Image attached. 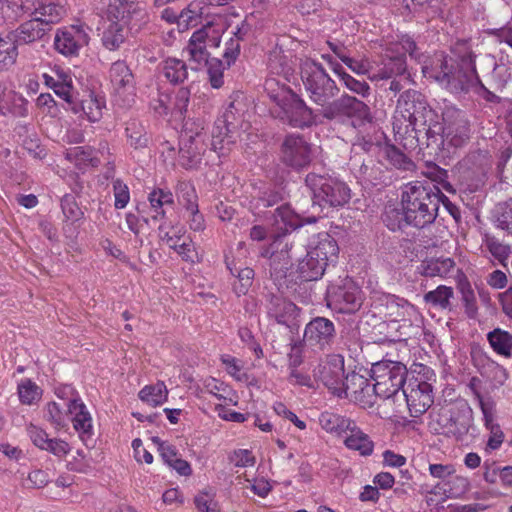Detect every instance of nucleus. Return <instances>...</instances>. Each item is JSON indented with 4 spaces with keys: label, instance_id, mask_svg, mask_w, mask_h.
<instances>
[{
    "label": "nucleus",
    "instance_id": "obj_56",
    "mask_svg": "<svg viewBox=\"0 0 512 512\" xmlns=\"http://www.w3.org/2000/svg\"><path fill=\"white\" fill-rule=\"evenodd\" d=\"M254 279V270L250 267H243L237 274V280L233 284L234 292L238 295H245L251 287Z\"/></svg>",
    "mask_w": 512,
    "mask_h": 512
},
{
    "label": "nucleus",
    "instance_id": "obj_64",
    "mask_svg": "<svg viewBox=\"0 0 512 512\" xmlns=\"http://www.w3.org/2000/svg\"><path fill=\"white\" fill-rule=\"evenodd\" d=\"M53 86V91L55 94L62 98L68 105L67 109L71 110L72 105L77 99L73 85L69 83H53Z\"/></svg>",
    "mask_w": 512,
    "mask_h": 512
},
{
    "label": "nucleus",
    "instance_id": "obj_16",
    "mask_svg": "<svg viewBox=\"0 0 512 512\" xmlns=\"http://www.w3.org/2000/svg\"><path fill=\"white\" fill-rule=\"evenodd\" d=\"M206 133L198 125L196 131L186 130L180 135L179 164L185 169H196L206 150Z\"/></svg>",
    "mask_w": 512,
    "mask_h": 512
},
{
    "label": "nucleus",
    "instance_id": "obj_34",
    "mask_svg": "<svg viewBox=\"0 0 512 512\" xmlns=\"http://www.w3.org/2000/svg\"><path fill=\"white\" fill-rule=\"evenodd\" d=\"M102 103L93 93H89L85 99H76L71 111L75 114L82 113L90 122H96L102 117Z\"/></svg>",
    "mask_w": 512,
    "mask_h": 512
},
{
    "label": "nucleus",
    "instance_id": "obj_63",
    "mask_svg": "<svg viewBox=\"0 0 512 512\" xmlns=\"http://www.w3.org/2000/svg\"><path fill=\"white\" fill-rule=\"evenodd\" d=\"M41 450H45L56 457L62 458L70 452L71 448L69 444L62 439L48 438L46 444Z\"/></svg>",
    "mask_w": 512,
    "mask_h": 512
},
{
    "label": "nucleus",
    "instance_id": "obj_52",
    "mask_svg": "<svg viewBox=\"0 0 512 512\" xmlns=\"http://www.w3.org/2000/svg\"><path fill=\"white\" fill-rule=\"evenodd\" d=\"M386 306L389 316L395 318H405L414 311V306L404 298L395 295H389L386 298Z\"/></svg>",
    "mask_w": 512,
    "mask_h": 512
},
{
    "label": "nucleus",
    "instance_id": "obj_47",
    "mask_svg": "<svg viewBox=\"0 0 512 512\" xmlns=\"http://www.w3.org/2000/svg\"><path fill=\"white\" fill-rule=\"evenodd\" d=\"M497 227L512 235V198L498 203L493 212Z\"/></svg>",
    "mask_w": 512,
    "mask_h": 512
},
{
    "label": "nucleus",
    "instance_id": "obj_62",
    "mask_svg": "<svg viewBox=\"0 0 512 512\" xmlns=\"http://www.w3.org/2000/svg\"><path fill=\"white\" fill-rule=\"evenodd\" d=\"M194 503L199 512H219L217 503L214 501V494L207 491L198 493L194 498Z\"/></svg>",
    "mask_w": 512,
    "mask_h": 512
},
{
    "label": "nucleus",
    "instance_id": "obj_8",
    "mask_svg": "<svg viewBox=\"0 0 512 512\" xmlns=\"http://www.w3.org/2000/svg\"><path fill=\"white\" fill-rule=\"evenodd\" d=\"M438 115L440 131L439 153L445 149V145L459 148L464 146L470 138V123L465 111L455 107L446 106L441 115Z\"/></svg>",
    "mask_w": 512,
    "mask_h": 512
},
{
    "label": "nucleus",
    "instance_id": "obj_12",
    "mask_svg": "<svg viewBox=\"0 0 512 512\" xmlns=\"http://www.w3.org/2000/svg\"><path fill=\"white\" fill-rule=\"evenodd\" d=\"M327 306L339 313H353L362 305L361 289L346 277L331 283L326 290Z\"/></svg>",
    "mask_w": 512,
    "mask_h": 512
},
{
    "label": "nucleus",
    "instance_id": "obj_43",
    "mask_svg": "<svg viewBox=\"0 0 512 512\" xmlns=\"http://www.w3.org/2000/svg\"><path fill=\"white\" fill-rule=\"evenodd\" d=\"M423 175L434 183L433 186H438L440 191L443 189L451 193L456 192L452 184L448 181V171L438 165L434 163L428 164L426 170L423 171ZM429 184L432 186L431 183Z\"/></svg>",
    "mask_w": 512,
    "mask_h": 512
},
{
    "label": "nucleus",
    "instance_id": "obj_27",
    "mask_svg": "<svg viewBox=\"0 0 512 512\" xmlns=\"http://www.w3.org/2000/svg\"><path fill=\"white\" fill-rule=\"evenodd\" d=\"M455 267V261L450 257H431L421 261L417 272L425 277H446Z\"/></svg>",
    "mask_w": 512,
    "mask_h": 512
},
{
    "label": "nucleus",
    "instance_id": "obj_54",
    "mask_svg": "<svg viewBox=\"0 0 512 512\" xmlns=\"http://www.w3.org/2000/svg\"><path fill=\"white\" fill-rule=\"evenodd\" d=\"M61 209L66 221H70L72 223L81 220L84 216V213L78 206L75 197L71 194H65L62 197Z\"/></svg>",
    "mask_w": 512,
    "mask_h": 512
},
{
    "label": "nucleus",
    "instance_id": "obj_53",
    "mask_svg": "<svg viewBox=\"0 0 512 512\" xmlns=\"http://www.w3.org/2000/svg\"><path fill=\"white\" fill-rule=\"evenodd\" d=\"M178 202L186 209V211L198 207L197 194L195 188L189 182H180L176 190Z\"/></svg>",
    "mask_w": 512,
    "mask_h": 512
},
{
    "label": "nucleus",
    "instance_id": "obj_19",
    "mask_svg": "<svg viewBox=\"0 0 512 512\" xmlns=\"http://www.w3.org/2000/svg\"><path fill=\"white\" fill-rule=\"evenodd\" d=\"M343 391L341 397L351 396L362 406L371 407L376 402V394H374V384H370L369 380L363 375L351 372L344 376Z\"/></svg>",
    "mask_w": 512,
    "mask_h": 512
},
{
    "label": "nucleus",
    "instance_id": "obj_33",
    "mask_svg": "<svg viewBox=\"0 0 512 512\" xmlns=\"http://www.w3.org/2000/svg\"><path fill=\"white\" fill-rule=\"evenodd\" d=\"M496 407L492 409L491 403L483 406V420L485 427L490 431L487 441V448L491 450L498 449L504 440V433L499 424L494 422Z\"/></svg>",
    "mask_w": 512,
    "mask_h": 512
},
{
    "label": "nucleus",
    "instance_id": "obj_55",
    "mask_svg": "<svg viewBox=\"0 0 512 512\" xmlns=\"http://www.w3.org/2000/svg\"><path fill=\"white\" fill-rule=\"evenodd\" d=\"M461 293V299L465 307V313L469 318H475L477 314L476 298L469 282H460L458 285Z\"/></svg>",
    "mask_w": 512,
    "mask_h": 512
},
{
    "label": "nucleus",
    "instance_id": "obj_24",
    "mask_svg": "<svg viewBox=\"0 0 512 512\" xmlns=\"http://www.w3.org/2000/svg\"><path fill=\"white\" fill-rule=\"evenodd\" d=\"M355 421L347 416L324 411L319 416V424L323 430L336 437H342L350 431Z\"/></svg>",
    "mask_w": 512,
    "mask_h": 512
},
{
    "label": "nucleus",
    "instance_id": "obj_20",
    "mask_svg": "<svg viewBox=\"0 0 512 512\" xmlns=\"http://www.w3.org/2000/svg\"><path fill=\"white\" fill-rule=\"evenodd\" d=\"M68 413L72 416L74 429L86 447L93 446L92 418L86 405L79 398H73L66 404Z\"/></svg>",
    "mask_w": 512,
    "mask_h": 512
},
{
    "label": "nucleus",
    "instance_id": "obj_6",
    "mask_svg": "<svg viewBox=\"0 0 512 512\" xmlns=\"http://www.w3.org/2000/svg\"><path fill=\"white\" fill-rule=\"evenodd\" d=\"M440 129V126L436 124H428L425 126V129H422L411 123V121H404L397 116L393 122L395 140L398 141L404 149L408 151H414L416 149L422 151L427 149L430 155L439 154L440 137L438 132Z\"/></svg>",
    "mask_w": 512,
    "mask_h": 512
},
{
    "label": "nucleus",
    "instance_id": "obj_38",
    "mask_svg": "<svg viewBox=\"0 0 512 512\" xmlns=\"http://www.w3.org/2000/svg\"><path fill=\"white\" fill-rule=\"evenodd\" d=\"M66 159L79 169L88 165L97 167L100 164V159L94 155V150L91 147H72L66 151Z\"/></svg>",
    "mask_w": 512,
    "mask_h": 512
},
{
    "label": "nucleus",
    "instance_id": "obj_11",
    "mask_svg": "<svg viewBox=\"0 0 512 512\" xmlns=\"http://www.w3.org/2000/svg\"><path fill=\"white\" fill-rule=\"evenodd\" d=\"M473 411L467 404L442 409L438 415L437 424L439 434L453 437L456 441H464L468 435H474Z\"/></svg>",
    "mask_w": 512,
    "mask_h": 512
},
{
    "label": "nucleus",
    "instance_id": "obj_45",
    "mask_svg": "<svg viewBox=\"0 0 512 512\" xmlns=\"http://www.w3.org/2000/svg\"><path fill=\"white\" fill-rule=\"evenodd\" d=\"M274 224L282 223L286 232L295 230L302 226L301 219L295 214L288 205L277 207L273 213Z\"/></svg>",
    "mask_w": 512,
    "mask_h": 512
},
{
    "label": "nucleus",
    "instance_id": "obj_10",
    "mask_svg": "<svg viewBox=\"0 0 512 512\" xmlns=\"http://www.w3.org/2000/svg\"><path fill=\"white\" fill-rule=\"evenodd\" d=\"M295 236L277 234L272 242L262 250L261 256L270 260V275L276 282L286 278L292 267V259L296 256Z\"/></svg>",
    "mask_w": 512,
    "mask_h": 512
},
{
    "label": "nucleus",
    "instance_id": "obj_13",
    "mask_svg": "<svg viewBox=\"0 0 512 512\" xmlns=\"http://www.w3.org/2000/svg\"><path fill=\"white\" fill-rule=\"evenodd\" d=\"M336 337L334 322L326 317L317 316L306 324L303 343L314 350L324 352L333 347Z\"/></svg>",
    "mask_w": 512,
    "mask_h": 512
},
{
    "label": "nucleus",
    "instance_id": "obj_32",
    "mask_svg": "<svg viewBox=\"0 0 512 512\" xmlns=\"http://www.w3.org/2000/svg\"><path fill=\"white\" fill-rule=\"evenodd\" d=\"M452 299H454V289L446 285H439L423 296L427 305L442 311L452 310Z\"/></svg>",
    "mask_w": 512,
    "mask_h": 512
},
{
    "label": "nucleus",
    "instance_id": "obj_4",
    "mask_svg": "<svg viewBox=\"0 0 512 512\" xmlns=\"http://www.w3.org/2000/svg\"><path fill=\"white\" fill-rule=\"evenodd\" d=\"M274 80H267L265 90L271 100H273L282 112L281 119L288 122L294 128H309L313 125L324 123L321 110H313L306 102L291 89L281 90V93H273L270 88Z\"/></svg>",
    "mask_w": 512,
    "mask_h": 512
},
{
    "label": "nucleus",
    "instance_id": "obj_41",
    "mask_svg": "<svg viewBox=\"0 0 512 512\" xmlns=\"http://www.w3.org/2000/svg\"><path fill=\"white\" fill-rule=\"evenodd\" d=\"M138 395L142 401L152 406H158L166 401L168 391L164 382H157L142 388Z\"/></svg>",
    "mask_w": 512,
    "mask_h": 512
},
{
    "label": "nucleus",
    "instance_id": "obj_50",
    "mask_svg": "<svg viewBox=\"0 0 512 512\" xmlns=\"http://www.w3.org/2000/svg\"><path fill=\"white\" fill-rule=\"evenodd\" d=\"M385 156L387 161L397 169L411 171L415 167L411 158L394 145L385 148Z\"/></svg>",
    "mask_w": 512,
    "mask_h": 512
},
{
    "label": "nucleus",
    "instance_id": "obj_46",
    "mask_svg": "<svg viewBox=\"0 0 512 512\" xmlns=\"http://www.w3.org/2000/svg\"><path fill=\"white\" fill-rule=\"evenodd\" d=\"M234 133L226 126L218 125V119H216L212 130L211 145L213 149L215 151L229 149L228 146L235 143Z\"/></svg>",
    "mask_w": 512,
    "mask_h": 512
},
{
    "label": "nucleus",
    "instance_id": "obj_31",
    "mask_svg": "<svg viewBox=\"0 0 512 512\" xmlns=\"http://www.w3.org/2000/svg\"><path fill=\"white\" fill-rule=\"evenodd\" d=\"M309 250L313 255L323 259L327 265L336 261L339 253L337 241L328 233L318 234L316 244Z\"/></svg>",
    "mask_w": 512,
    "mask_h": 512
},
{
    "label": "nucleus",
    "instance_id": "obj_25",
    "mask_svg": "<svg viewBox=\"0 0 512 512\" xmlns=\"http://www.w3.org/2000/svg\"><path fill=\"white\" fill-rule=\"evenodd\" d=\"M48 27L39 22L38 18H31L22 23L17 29L11 31L19 45L30 44L43 39Z\"/></svg>",
    "mask_w": 512,
    "mask_h": 512
},
{
    "label": "nucleus",
    "instance_id": "obj_37",
    "mask_svg": "<svg viewBox=\"0 0 512 512\" xmlns=\"http://www.w3.org/2000/svg\"><path fill=\"white\" fill-rule=\"evenodd\" d=\"M15 40L11 31L0 35V69H8L16 62L19 43Z\"/></svg>",
    "mask_w": 512,
    "mask_h": 512
},
{
    "label": "nucleus",
    "instance_id": "obj_5",
    "mask_svg": "<svg viewBox=\"0 0 512 512\" xmlns=\"http://www.w3.org/2000/svg\"><path fill=\"white\" fill-rule=\"evenodd\" d=\"M305 185L312 194L313 203L319 206L343 207L351 199V189L346 182L329 174L310 172Z\"/></svg>",
    "mask_w": 512,
    "mask_h": 512
},
{
    "label": "nucleus",
    "instance_id": "obj_17",
    "mask_svg": "<svg viewBox=\"0 0 512 512\" xmlns=\"http://www.w3.org/2000/svg\"><path fill=\"white\" fill-rule=\"evenodd\" d=\"M399 398L406 402L412 417H420L433 404L432 385L426 381L412 378L399 395Z\"/></svg>",
    "mask_w": 512,
    "mask_h": 512
},
{
    "label": "nucleus",
    "instance_id": "obj_49",
    "mask_svg": "<svg viewBox=\"0 0 512 512\" xmlns=\"http://www.w3.org/2000/svg\"><path fill=\"white\" fill-rule=\"evenodd\" d=\"M334 71L340 77L345 87L351 92L358 94L362 97H366L370 94V86L367 82L360 81L354 78L353 76L345 72L339 64L336 65Z\"/></svg>",
    "mask_w": 512,
    "mask_h": 512
},
{
    "label": "nucleus",
    "instance_id": "obj_30",
    "mask_svg": "<svg viewBox=\"0 0 512 512\" xmlns=\"http://www.w3.org/2000/svg\"><path fill=\"white\" fill-rule=\"evenodd\" d=\"M137 12V6L133 0H110L107 14L111 22L128 25Z\"/></svg>",
    "mask_w": 512,
    "mask_h": 512
},
{
    "label": "nucleus",
    "instance_id": "obj_57",
    "mask_svg": "<svg viewBox=\"0 0 512 512\" xmlns=\"http://www.w3.org/2000/svg\"><path fill=\"white\" fill-rule=\"evenodd\" d=\"M68 415V410L63 411L58 403L50 402L47 404L45 418L55 427H64L66 425V418Z\"/></svg>",
    "mask_w": 512,
    "mask_h": 512
},
{
    "label": "nucleus",
    "instance_id": "obj_15",
    "mask_svg": "<svg viewBox=\"0 0 512 512\" xmlns=\"http://www.w3.org/2000/svg\"><path fill=\"white\" fill-rule=\"evenodd\" d=\"M282 163L296 171L309 166L312 161V147L300 134L287 135L280 149Z\"/></svg>",
    "mask_w": 512,
    "mask_h": 512
},
{
    "label": "nucleus",
    "instance_id": "obj_22",
    "mask_svg": "<svg viewBox=\"0 0 512 512\" xmlns=\"http://www.w3.org/2000/svg\"><path fill=\"white\" fill-rule=\"evenodd\" d=\"M266 310L269 317L278 324L288 326L298 315V307L281 295L270 294L267 299Z\"/></svg>",
    "mask_w": 512,
    "mask_h": 512
},
{
    "label": "nucleus",
    "instance_id": "obj_28",
    "mask_svg": "<svg viewBox=\"0 0 512 512\" xmlns=\"http://www.w3.org/2000/svg\"><path fill=\"white\" fill-rule=\"evenodd\" d=\"M326 267L327 264L323 262V259H320L313 255L310 250H307L305 258L298 263L297 273L302 281H316L323 276Z\"/></svg>",
    "mask_w": 512,
    "mask_h": 512
},
{
    "label": "nucleus",
    "instance_id": "obj_39",
    "mask_svg": "<svg viewBox=\"0 0 512 512\" xmlns=\"http://www.w3.org/2000/svg\"><path fill=\"white\" fill-rule=\"evenodd\" d=\"M487 339L497 354L507 358L511 357L512 334L500 328H496L488 333Z\"/></svg>",
    "mask_w": 512,
    "mask_h": 512
},
{
    "label": "nucleus",
    "instance_id": "obj_36",
    "mask_svg": "<svg viewBox=\"0 0 512 512\" xmlns=\"http://www.w3.org/2000/svg\"><path fill=\"white\" fill-rule=\"evenodd\" d=\"M407 63L405 54L389 56L383 62V67L379 69L371 79H391L401 77L406 73Z\"/></svg>",
    "mask_w": 512,
    "mask_h": 512
},
{
    "label": "nucleus",
    "instance_id": "obj_14",
    "mask_svg": "<svg viewBox=\"0 0 512 512\" xmlns=\"http://www.w3.org/2000/svg\"><path fill=\"white\" fill-rule=\"evenodd\" d=\"M314 379L320 381L334 395L341 398L345 376L344 357L341 354H328L314 368Z\"/></svg>",
    "mask_w": 512,
    "mask_h": 512
},
{
    "label": "nucleus",
    "instance_id": "obj_48",
    "mask_svg": "<svg viewBox=\"0 0 512 512\" xmlns=\"http://www.w3.org/2000/svg\"><path fill=\"white\" fill-rule=\"evenodd\" d=\"M19 400L24 405L37 403L42 396V389L30 379H23L18 384Z\"/></svg>",
    "mask_w": 512,
    "mask_h": 512
},
{
    "label": "nucleus",
    "instance_id": "obj_60",
    "mask_svg": "<svg viewBox=\"0 0 512 512\" xmlns=\"http://www.w3.org/2000/svg\"><path fill=\"white\" fill-rule=\"evenodd\" d=\"M204 1H195L188 5L187 8L183 9L181 13L179 14V25L185 24L186 26L193 25V22L198 18L201 17L203 14V7L201 4H203Z\"/></svg>",
    "mask_w": 512,
    "mask_h": 512
},
{
    "label": "nucleus",
    "instance_id": "obj_51",
    "mask_svg": "<svg viewBox=\"0 0 512 512\" xmlns=\"http://www.w3.org/2000/svg\"><path fill=\"white\" fill-rule=\"evenodd\" d=\"M206 66L210 85L215 89L221 88L224 84V71L229 68L227 64L219 58H210L206 60Z\"/></svg>",
    "mask_w": 512,
    "mask_h": 512
},
{
    "label": "nucleus",
    "instance_id": "obj_1",
    "mask_svg": "<svg viewBox=\"0 0 512 512\" xmlns=\"http://www.w3.org/2000/svg\"><path fill=\"white\" fill-rule=\"evenodd\" d=\"M452 52L455 58L448 59L441 55L432 67L430 77L453 95L462 96L473 92L487 103H500L501 98L495 91L502 90L506 81L502 79L495 59L489 55L482 59L490 70L486 85L476 69V54L466 42L457 43Z\"/></svg>",
    "mask_w": 512,
    "mask_h": 512
},
{
    "label": "nucleus",
    "instance_id": "obj_59",
    "mask_svg": "<svg viewBox=\"0 0 512 512\" xmlns=\"http://www.w3.org/2000/svg\"><path fill=\"white\" fill-rule=\"evenodd\" d=\"M486 246L492 256L498 260L500 264L504 265L511 252L510 246L501 243L495 237L488 238L486 240Z\"/></svg>",
    "mask_w": 512,
    "mask_h": 512
},
{
    "label": "nucleus",
    "instance_id": "obj_3",
    "mask_svg": "<svg viewBox=\"0 0 512 512\" xmlns=\"http://www.w3.org/2000/svg\"><path fill=\"white\" fill-rule=\"evenodd\" d=\"M439 187L428 182L408 183L401 193V206L405 209L409 225L424 228L441 217Z\"/></svg>",
    "mask_w": 512,
    "mask_h": 512
},
{
    "label": "nucleus",
    "instance_id": "obj_42",
    "mask_svg": "<svg viewBox=\"0 0 512 512\" xmlns=\"http://www.w3.org/2000/svg\"><path fill=\"white\" fill-rule=\"evenodd\" d=\"M125 131L131 147L134 149L147 147L149 138L142 123L137 120H131L127 123Z\"/></svg>",
    "mask_w": 512,
    "mask_h": 512
},
{
    "label": "nucleus",
    "instance_id": "obj_61",
    "mask_svg": "<svg viewBox=\"0 0 512 512\" xmlns=\"http://www.w3.org/2000/svg\"><path fill=\"white\" fill-rule=\"evenodd\" d=\"M113 193L114 207L116 209L125 208L130 201V192L128 186L121 179L113 181Z\"/></svg>",
    "mask_w": 512,
    "mask_h": 512
},
{
    "label": "nucleus",
    "instance_id": "obj_7",
    "mask_svg": "<svg viewBox=\"0 0 512 512\" xmlns=\"http://www.w3.org/2000/svg\"><path fill=\"white\" fill-rule=\"evenodd\" d=\"M371 372L375 381L376 398L392 399L395 402L401 394L400 391L406 387V365L399 361L383 359L372 365Z\"/></svg>",
    "mask_w": 512,
    "mask_h": 512
},
{
    "label": "nucleus",
    "instance_id": "obj_2",
    "mask_svg": "<svg viewBox=\"0 0 512 512\" xmlns=\"http://www.w3.org/2000/svg\"><path fill=\"white\" fill-rule=\"evenodd\" d=\"M301 78L311 101L321 106V115L326 121L356 129L373 122L371 109L364 101L346 93L335 99L340 89L322 64L305 61Z\"/></svg>",
    "mask_w": 512,
    "mask_h": 512
},
{
    "label": "nucleus",
    "instance_id": "obj_35",
    "mask_svg": "<svg viewBox=\"0 0 512 512\" xmlns=\"http://www.w3.org/2000/svg\"><path fill=\"white\" fill-rule=\"evenodd\" d=\"M129 34V26L111 22L103 31L102 44L108 50L114 51L126 41Z\"/></svg>",
    "mask_w": 512,
    "mask_h": 512
},
{
    "label": "nucleus",
    "instance_id": "obj_40",
    "mask_svg": "<svg viewBox=\"0 0 512 512\" xmlns=\"http://www.w3.org/2000/svg\"><path fill=\"white\" fill-rule=\"evenodd\" d=\"M163 74L172 84L182 83L188 77L187 65L180 59L168 58L163 63Z\"/></svg>",
    "mask_w": 512,
    "mask_h": 512
},
{
    "label": "nucleus",
    "instance_id": "obj_29",
    "mask_svg": "<svg viewBox=\"0 0 512 512\" xmlns=\"http://www.w3.org/2000/svg\"><path fill=\"white\" fill-rule=\"evenodd\" d=\"M348 435L344 439V445L349 450L357 451L361 456L367 457L374 451V442L370 436L356 424L352 426Z\"/></svg>",
    "mask_w": 512,
    "mask_h": 512
},
{
    "label": "nucleus",
    "instance_id": "obj_44",
    "mask_svg": "<svg viewBox=\"0 0 512 512\" xmlns=\"http://www.w3.org/2000/svg\"><path fill=\"white\" fill-rule=\"evenodd\" d=\"M382 220L385 226L391 231L402 230L409 225L405 209L395 207H387L382 215Z\"/></svg>",
    "mask_w": 512,
    "mask_h": 512
},
{
    "label": "nucleus",
    "instance_id": "obj_26",
    "mask_svg": "<svg viewBox=\"0 0 512 512\" xmlns=\"http://www.w3.org/2000/svg\"><path fill=\"white\" fill-rule=\"evenodd\" d=\"M109 78L114 91L118 94L134 88V76L125 61L118 60L111 65Z\"/></svg>",
    "mask_w": 512,
    "mask_h": 512
},
{
    "label": "nucleus",
    "instance_id": "obj_58",
    "mask_svg": "<svg viewBox=\"0 0 512 512\" xmlns=\"http://www.w3.org/2000/svg\"><path fill=\"white\" fill-rule=\"evenodd\" d=\"M165 224H161L158 228L160 239L165 242L171 249L176 248L180 243L185 231L181 227L171 226L170 230L166 229Z\"/></svg>",
    "mask_w": 512,
    "mask_h": 512
},
{
    "label": "nucleus",
    "instance_id": "obj_23",
    "mask_svg": "<svg viewBox=\"0 0 512 512\" xmlns=\"http://www.w3.org/2000/svg\"><path fill=\"white\" fill-rule=\"evenodd\" d=\"M360 178L367 187L377 188L378 190L388 186L391 183V177L380 163L370 160L363 163L359 169Z\"/></svg>",
    "mask_w": 512,
    "mask_h": 512
},
{
    "label": "nucleus",
    "instance_id": "obj_9",
    "mask_svg": "<svg viewBox=\"0 0 512 512\" xmlns=\"http://www.w3.org/2000/svg\"><path fill=\"white\" fill-rule=\"evenodd\" d=\"M396 113L400 116L399 119L411 121L422 129L428 124L438 125V113L429 105L426 97L414 89L405 90L400 94Z\"/></svg>",
    "mask_w": 512,
    "mask_h": 512
},
{
    "label": "nucleus",
    "instance_id": "obj_21",
    "mask_svg": "<svg viewBox=\"0 0 512 512\" xmlns=\"http://www.w3.org/2000/svg\"><path fill=\"white\" fill-rule=\"evenodd\" d=\"M282 194L274 186L268 184L253 185L249 199V210L260 216L266 208L282 201Z\"/></svg>",
    "mask_w": 512,
    "mask_h": 512
},
{
    "label": "nucleus",
    "instance_id": "obj_18",
    "mask_svg": "<svg viewBox=\"0 0 512 512\" xmlns=\"http://www.w3.org/2000/svg\"><path fill=\"white\" fill-rule=\"evenodd\" d=\"M89 39L83 25L64 26L56 31L54 48L66 57H76L81 49L88 45Z\"/></svg>",
    "mask_w": 512,
    "mask_h": 512
}]
</instances>
